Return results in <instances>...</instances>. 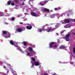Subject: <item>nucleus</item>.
<instances>
[{
	"mask_svg": "<svg viewBox=\"0 0 75 75\" xmlns=\"http://www.w3.org/2000/svg\"><path fill=\"white\" fill-rule=\"evenodd\" d=\"M55 42H52L49 43V45L50 48H54V46L53 45V44H55Z\"/></svg>",
	"mask_w": 75,
	"mask_h": 75,
	"instance_id": "1",
	"label": "nucleus"
},
{
	"mask_svg": "<svg viewBox=\"0 0 75 75\" xmlns=\"http://www.w3.org/2000/svg\"><path fill=\"white\" fill-rule=\"evenodd\" d=\"M53 30V28H52L51 27H48L47 28V33L49 32H50V31H52V30Z\"/></svg>",
	"mask_w": 75,
	"mask_h": 75,
	"instance_id": "2",
	"label": "nucleus"
},
{
	"mask_svg": "<svg viewBox=\"0 0 75 75\" xmlns=\"http://www.w3.org/2000/svg\"><path fill=\"white\" fill-rule=\"evenodd\" d=\"M42 10L46 12H49L50 11V10L49 9L45 8L42 9Z\"/></svg>",
	"mask_w": 75,
	"mask_h": 75,
	"instance_id": "3",
	"label": "nucleus"
},
{
	"mask_svg": "<svg viewBox=\"0 0 75 75\" xmlns=\"http://www.w3.org/2000/svg\"><path fill=\"white\" fill-rule=\"evenodd\" d=\"M31 15L34 17H36L37 16V13L34 12H32L31 13Z\"/></svg>",
	"mask_w": 75,
	"mask_h": 75,
	"instance_id": "4",
	"label": "nucleus"
},
{
	"mask_svg": "<svg viewBox=\"0 0 75 75\" xmlns=\"http://www.w3.org/2000/svg\"><path fill=\"white\" fill-rule=\"evenodd\" d=\"M32 26L31 25H30V26H26V28L28 29V30H31V28H32Z\"/></svg>",
	"mask_w": 75,
	"mask_h": 75,
	"instance_id": "5",
	"label": "nucleus"
},
{
	"mask_svg": "<svg viewBox=\"0 0 75 75\" xmlns=\"http://www.w3.org/2000/svg\"><path fill=\"white\" fill-rule=\"evenodd\" d=\"M70 22V21H69V20L68 19L66 20L65 21H64V23H69Z\"/></svg>",
	"mask_w": 75,
	"mask_h": 75,
	"instance_id": "6",
	"label": "nucleus"
},
{
	"mask_svg": "<svg viewBox=\"0 0 75 75\" xmlns=\"http://www.w3.org/2000/svg\"><path fill=\"white\" fill-rule=\"evenodd\" d=\"M28 50L29 51H33V49L30 47H29L28 48Z\"/></svg>",
	"mask_w": 75,
	"mask_h": 75,
	"instance_id": "7",
	"label": "nucleus"
},
{
	"mask_svg": "<svg viewBox=\"0 0 75 75\" xmlns=\"http://www.w3.org/2000/svg\"><path fill=\"white\" fill-rule=\"evenodd\" d=\"M4 37L6 38H9V37H10V34H8V35L4 36Z\"/></svg>",
	"mask_w": 75,
	"mask_h": 75,
	"instance_id": "8",
	"label": "nucleus"
},
{
	"mask_svg": "<svg viewBox=\"0 0 75 75\" xmlns=\"http://www.w3.org/2000/svg\"><path fill=\"white\" fill-rule=\"evenodd\" d=\"M35 66H38V65H40V64L38 62H35Z\"/></svg>",
	"mask_w": 75,
	"mask_h": 75,
	"instance_id": "9",
	"label": "nucleus"
},
{
	"mask_svg": "<svg viewBox=\"0 0 75 75\" xmlns=\"http://www.w3.org/2000/svg\"><path fill=\"white\" fill-rule=\"evenodd\" d=\"M65 48V47L63 45H62V46H60L59 48V49H64Z\"/></svg>",
	"mask_w": 75,
	"mask_h": 75,
	"instance_id": "10",
	"label": "nucleus"
},
{
	"mask_svg": "<svg viewBox=\"0 0 75 75\" xmlns=\"http://www.w3.org/2000/svg\"><path fill=\"white\" fill-rule=\"evenodd\" d=\"M10 42L11 44V45H14V42H13V40H11L10 41Z\"/></svg>",
	"mask_w": 75,
	"mask_h": 75,
	"instance_id": "11",
	"label": "nucleus"
},
{
	"mask_svg": "<svg viewBox=\"0 0 75 75\" xmlns=\"http://www.w3.org/2000/svg\"><path fill=\"white\" fill-rule=\"evenodd\" d=\"M21 44H23L25 46H26L27 45V43L25 42H23L21 43Z\"/></svg>",
	"mask_w": 75,
	"mask_h": 75,
	"instance_id": "12",
	"label": "nucleus"
},
{
	"mask_svg": "<svg viewBox=\"0 0 75 75\" xmlns=\"http://www.w3.org/2000/svg\"><path fill=\"white\" fill-rule=\"evenodd\" d=\"M3 34H4V35H7V32L6 31H3Z\"/></svg>",
	"mask_w": 75,
	"mask_h": 75,
	"instance_id": "13",
	"label": "nucleus"
},
{
	"mask_svg": "<svg viewBox=\"0 0 75 75\" xmlns=\"http://www.w3.org/2000/svg\"><path fill=\"white\" fill-rule=\"evenodd\" d=\"M70 36V34H67L64 37V38H69V37Z\"/></svg>",
	"mask_w": 75,
	"mask_h": 75,
	"instance_id": "14",
	"label": "nucleus"
},
{
	"mask_svg": "<svg viewBox=\"0 0 75 75\" xmlns=\"http://www.w3.org/2000/svg\"><path fill=\"white\" fill-rule=\"evenodd\" d=\"M64 38L67 41H69V38Z\"/></svg>",
	"mask_w": 75,
	"mask_h": 75,
	"instance_id": "15",
	"label": "nucleus"
},
{
	"mask_svg": "<svg viewBox=\"0 0 75 75\" xmlns=\"http://www.w3.org/2000/svg\"><path fill=\"white\" fill-rule=\"evenodd\" d=\"M17 31L18 32H21V31H22V29L20 28H19L17 29Z\"/></svg>",
	"mask_w": 75,
	"mask_h": 75,
	"instance_id": "16",
	"label": "nucleus"
},
{
	"mask_svg": "<svg viewBox=\"0 0 75 75\" xmlns=\"http://www.w3.org/2000/svg\"><path fill=\"white\" fill-rule=\"evenodd\" d=\"M40 4L41 6H44L45 4H42V2H40V3H39Z\"/></svg>",
	"mask_w": 75,
	"mask_h": 75,
	"instance_id": "17",
	"label": "nucleus"
},
{
	"mask_svg": "<svg viewBox=\"0 0 75 75\" xmlns=\"http://www.w3.org/2000/svg\"><path fill=\"white\" fill-rule=\"evenodd\" d=\"M0 14L1 16H4V14H3V12H0Z\"/></svg>",
	"mask_w": 75,
	"mask_h": 75,
	"instance_id": "18",
	"label": "nucleus"
},
{
	"mask_svg": "<svg viewBox=\"0 0 75 75\" xmlns=\"http://www.w3.org/2000/svg\"><path fill=\"white\" fill-rule=\"evenodd\" d=\"M54 47L55 48H56L58 47V46L57 45H55Z\"/></svg>",
	"mask_w": 75,
	"mask_h": 75,
	"instance_id": "19",
	"label": "nucleus"
},
{
	"mask_svg": "<svg viewBox=\"0 0 75 75\" xmlns=\"http://www.w3.org/2000/svg\"><path fill=\"white\" fill-rule=\"evenodd\" d=\"M32 59L33 61H35V59L34 57H33L32 58Z\"/></svg>",
	"mask_w": 75,
	"mask_h": 75,
	"instance_id": "20",
	"label": "nucleus"
},
{
	"mask_svg": "<svg viewBox=\"0 0 75 75\" xmlns=\"http://www.w3.org/2000/svg\"><path fill=\"white\" fill-rule=\"evenodd\" d=\"M11 4V1H9L8 2V4L10 5Z\"/></svg>",
	"mask_w": 75,
	"mask_h": 75,
	"instance_id": "21",
	"label": "nucleus"
},
{
	"mask_svg": "<svg viewBox=\"0 0 75 75\" xmlns=\"http://www.w3.org/2000/svg\"><path fill=\"white\" fill-rule=\"evenodd\" d=\"M75 52V47H74L73 49V52Z\"/></svg>",
	"mask_w": 75,
	"mask_h": 75,
	"instance_id": "22",
	"label": "nucleus"
},
{
	"mask_svg": "<svg viewBox=\"0 0 75 75\" xmlns=\"http://www.w3.org/2000/svg\"><path fill=\"white\" fill-rule=\"evenodd\" d=\"M15 4L14 3H12L11 4V5L12 6H14Z\"/></svg>",
	"mask_w": 75,
	"mask_h": 75,
	"instance_id": "23",
	"label": "nucleus"
},
{
	"mask_svg": "<svg viewBox=\"0 0 75 75\" xmlns=\"http://www.w3.org/2000/svg\"><path fill=\"white\" fill-rule=\"evenodd\" d=\"M54 10H56V11H57L58 10V8H55L54 9Z\"/></svg>",
	"mask_w": 75,
	"mask_h": 75,
	"instance_id": "24",
	"label": "nucleus"
},
{
	"mask_svg": "<svg viewBox=\"0 0 75 75\" xmlns=\"http://www.w3.org/2000/svg\"><path fill=\"white\" fill-rule=\"evenodd\" d=\"M47 2H48V1H45L44 3L45 4L47 3Z\"/></svg>",
	"mask_w": 75,
	"mask_h": 75,
	"instance_id": "25",
	"label": "nucleus"
},
{
	"mask_svg": "<svg viewBox=\"0 0 75 75\" xmlns=\"http://www.w3.org/2000/svg\"><path fill=\"white\" fill-rule=\"evenodd\" d=\"M70 64L71 65H74V63L73 62H71Z\"/></svg>",
	"mask_w": 75,
	"mask_h": 75,
	"instance_id": "26",
	"label": "nucleus"
},
{
	"mask_svg": "<svg viewBox=\"0 0 75 75\" xmlns=\"http://www.w3.org/2000/svg\"><path fill=\"white\" fill-rule=\"evenodd\" d=\"M15 19V18H12L11 19V20H13V21H14V19Z\"/></svg>",
	"mask_w": 75,
	"mask_h": 75,
	"instance_id": "27",
	"label": "nucleus"
},
{
	"mask_svg": "<svg viewBox=\"0 0 75 75\" xmlns=\"http://www.w3.org/2000/svg\"><path fill=\"white\" fill-rule=\"evenodd\" d=\"M55 16V14H53L52 15V16L53 17H54V16Z\"/></svg>",
	"mask_w": 75,
	"mask_h": 75,
	"instance_id": "28",
	"label": "nucleus"
},
{
	"mask_svg": "<svg viewBox=\"0 0 75 75\" xmlns=\"http://www.w3.org/2000/svg\"><path fill=\"white\" fill-rule=\"evenodd\" d=\"M39 32H41L42 31V30L40 29H39Z\"/></svg>",
	"mask_w": 75,
	"mask_h": 75,
	"instance_id": "29",
	"label": "nucleus"
},
{
	"mask_svg": "<svg viewBox=\"0 0 75 75\" xmlns=\"http://www.w3.org/2000/svg\"><path fill=\"white\" fill-rule=\"evenodd\" d=\"M72 34H73V35H75V33H72Z\"/></svg>",
	"mask_w": 75,
	"mask_h": 75,
	"instance_id": "30",
	"label": "nucleus"
},
{
	"mask_svg": "<svg viewBox=\"0 0 75 75\" xmlns=\"http://www.w3.org/2000/svg\"><path fill=\"white\" fill-rule=\"evenodd\" d=\"M44 75H49V74H48L47 73H46V74H45Z\"/></svg>",
	"mask_w": 75,
	"mask_h": 75,
	"instance_id": "31",
	"label": "nucleus"
},
{
	"mask_svg": "<svg viewBox=\"0 0 75 75\" xmlns=\"http://www.w3.org/2000/svg\"><path fill=\"white\" fill-rule=\"evenodd\" d=\"M32 51H33V52L34 53V54H35V52H34V51L33 50Z\"/></svg>",
	"mask_w": 75,
	"mask_h": 75,
	"instance_id": "32",
	"label": "nucleus"
},
{
	"mask_svg": "<svg viewBox=\"0 0 75 75\" xmlns=\"http://www.w3.org/2000/svg\"><path fill=\"white\" fill-rule=\"evenodd\" d=\"M17 16H18V17H20V15H18Z\"/></svg>",
	"mask_w": 75,
	"mask_h": 75,
	"instance_id": "33",
	"label": "nucleus"
},
{
	"mask_svg": "<svg viewBox=\"0 0 75 75\" xmlns=\"http://www.w3.org/2000/svg\"><path fill=\"white\" fill-rule=\"evenodd\" d=\"M15 46L16 47H18V46H17V45H15Z\"/></svg>",
	"mask_w": 75,
	"mask_h": 75,
	"instance_id": "34",
	"label": "nucleus"
},
{
	"mask_svg": "<svg viewBox=\"0 0 75 75\" xmlns=\"http://www.w3.org/2000/svg\"><path fill=\"white\" fill-rule=\"evenodd\" d=\"M30 53H28V55H30Z\"/></svg>",
	"mask_w": 75,
	"mask_h": 75,
	"instance_id": "35",
	"label": "nucleus"
},
{
	"mask_svg": "<svg viewBox=\"0 0 75 75\" xmlns=\"http://www.w3.org/2000/svg\"><path fill=\"white\" fill-rule=\"evenodd\" d=\"M43 30V31H46V29H45Z\"/></svg>",
	"mask_w": 75,
	"mask_h": 75,
	"instance_id": "36",
	"label": "nucleus"
},
{
	"mask_svg": "<svg viewBox=\"0 0 75 75\" xmlns=\"http://www.w3.org/2000/svg\"><path fill=\"white\" fill-rule=\"evenodd\" d=\"M57 26H58L57 25H55V27H57Z\"/></svg>",
	"mask_w": 75,
	"mask_h": 75,
	"instance_id": "37",
	"label": "nucleus"
},
{
	"mask_svg": "<svg viewBox=\"0 0 75 75\" xmlns=\"http://www.w3.org/2000/svg\"><path fill=\"white\" fill-rule=\"evenodd\" d=\"M64 31H62V32H61V33H62H62H64Z\"/></svg>",
	"mask_w": 75,
	"mask_h": 75,
	"instance_id": "38",
	"label": "nucleus"
},
{
	"mask_svg": "<svg viewBox=\"0 0 75 75\" xmlns=\"http://www.w3.org/2000/svg\"><path fill=\"white\" fill-rule=\"evenodd\" d=\"M67 16H69V14H67Z\"/></svg>",
	"mask_w": 75,
	"mask_h": 75,
	"instance_id": "39",
	"label": "nucleus"
},
{
	"mask_svg": "<svg viewBox=\"0 0 75 75\" xmlns=\"http://www.w3.org/2000/svg\"><path fill=\"white\" fill-rule=\"evenodd\" d=\"M50 11L51 12H52V11H53L52 10H51Z\"/></svg>",
	"mask_w": 75,
	"mask_h": 75,
	"instance_id": "40",
	"label": "nucleus"
},
{
	"mask_svg": "<svg viewBox=\"0 0 75 75\" xmlns=\"http://www.w3.org/2000/svg\"><path fill=\"white\" fill-rule=\"evenodd\" d=\"M4 68H6V66H4Z\"/></svg>",
	"mask_w": 75,
	"mask_h": 75,
	"instance_id": "41",
	"label": "nucleus"
},
{
	"mask_svg": "<svg viewBox=\"0 0 75 75\" xmlns=\"http://www.w3.org/2000/svg\"><path fill=\"white\" fill-rule=\"evenodd\" d=\"M56 35H58V33H56Z\"/></svg>",
	"mask_w": 75,
	"mask_h": 75,
	"instance_id": "42",
	"label": "nucleus"
},
{
	"mask_svg": "<svg viewBox=\"0 0 75 75\" xmlns=\"http://www.w3.org/2000/svg\"><path fill=\"white\" fill-rule=\"evenodd\" d=\"M20 24H23V23H22L21 22H20Z\"/></svg>",
	"mask_w": 75,
	"mask_h": 75,
	"instance_id": "43",
	"label": "nucleus"
},
{
	"mask_svg": "<svg viewBox=\"0 0 75 75\" xmlns=\"http://www.w3.org/2000/svg\"><path fill=\"white\" fill-rule=\"evenodd\" d=\"M74 22H75V19H74Z\"/></svg>",
	"mask_w": 75,
	"mask_h": 75,
	"instance_id": "44",
	"label": "nucleus"
},
{
	"mask_svg": "<svg viewBox=\"0 0 75 75\" xmlns=\"http://www.w3.org/2000/svg\"><path fill=\"white\" fill-rule=\"evenodd\" d=\"M30 0V1H33V0Z\"/></svg>",
	"mask_w": 75,
	"mask_h": 75,
	"instance_id": "45",
	"label": "nucleus"
},
{
	"mask_svg": "<svg viewBox=\"0 0 75 75\" xmlns=\"http://www.w3.org/2000/svg\"><path fill=\"white\" fill-rule=\"evenodd\" d=\"M62 21V23H63V22H62V21Z\"/></svg>",
	"mask_w": 75,
	"mask_h": 75,
	"instance_id": "46",
	"label": "nucleus"
},
{
	"mask_svg": "<svg viewBox=\"0 0 75 75\" xmlns=\"http://www.w3.org/2000/svg\"><path fill=\"white\" fill-rule=\"evenodd\" d=\"M57 45H58V46H59V44H57Z\"/></svg>",
	"mask_w": 75,
	"mask_h": 75,
	"instance_id": "47",
	"label": "nucleus"
},
{
	"mask_svg": "<svg viewBox=\"0 0 75 75\" xmlns=\"http://www.w3.org/2000/svg\"><path fill=\"white\" fill-rule=\"evenodd\" d=\"M34 47H35V46L34 45Z\"/></svg>",
	"mask_w": 75,
	"mask_h": 75,
	"instance_id": "48",
	"label": "nucleus"
},
{
	"mask_svg": "<svg viewBox=\"0 0 75 75\" xmlns=\"http://www.w3.org/2000/svg\"><path fill=\"white\" fill-rule=\"evenodd\" d=\"M14 75H17V74H15Z\"/></svg>",
	"mask_w": 75,
	"mask_h": 75,
	"instance_id": "49",
	"label": "nucleus"
},
{
	"mask_svg": "<svg viewBox=\"0 0 75 75\" xmlns=\"http://www.w3.org/2000/svg\"><path fill=\"white\" fill-rule=\"evenodd\" d=\"M22 4L23 5H24V4Z\"/></svg>",
	"mask_w": 75,
	"mask_h": 75,
	"instance_id": "50",
	"label": "nucleus"
},
{
	"mask_svg": "<svg viewBox=\"0 0 75 75\" xmlns=\"http://www.w3.org/2000/svg\"><path fill=\"white\" fill-rule=\"evenodd\" d=\"M32 67H33V65H32Z\"/></svg>",
	"mask_w": 75,
	"mask_h": 75,
	"instance_id": "51",
	"label": "nucleus"
},
{
	"mask_svg": "<svg viewBox=\"0 0 75 75\" xmlns=\"http://www.w3.org/2000/svg\"><path fill=\"white\" fill-rule=\"evenodd\" d=\"M36 8V9H37V8Z\"/></svg>",
	"mask_w": 75,
	"mask_h": 75,
	"instance_id": "52",
	"label": "nucleus"
},
{
	"mask_svg": "<svg viewBox=\"0 0 75 75\" xmlns=\"http://www.w3.org/2000/svg\"><path fill=\"white\" fill-rule=\"evenodd\" d=\"M17 49H18V48H17Z\"/></svg>",
	"mask_w": 75,
	"mask_h": 75,
	"instance_id": "53",
	"label": "nucleus"
}]
</instances>
